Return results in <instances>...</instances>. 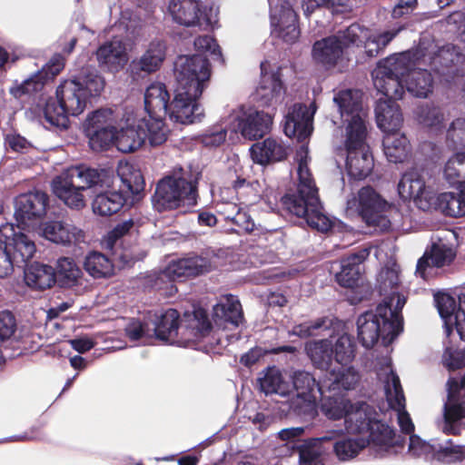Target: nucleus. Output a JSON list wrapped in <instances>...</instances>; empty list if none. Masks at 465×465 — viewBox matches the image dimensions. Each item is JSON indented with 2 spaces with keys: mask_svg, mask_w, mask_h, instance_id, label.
Masks as SVG:
<instances>
[{
  "mask_svg": "<svg viewBox=\"0 0 465 465\" xmlns=\"http://www.w3.org/2000/svg\"><path fill=\"white\" fill-rule=\"evenodd\" d=\"M176 84L173 94L161 82L152 83L143 96L144 110L150 120L145 124L151 146L166 142L163 120L192 124L204 116L199 99L211 76V63L204 54L180 55L173 63Z\"/></svg>",
  "mask_w": 465,
  "mask_h": 465,
  "instance_id": "nucleus-1",
  "label": "nucleus"
},
{
  "mask_svg": "<svg viewBox=\"0 0 465 465\" xmlns=\"http://www.w3.org/2000/svg\"><path fill=\"white\" fill-rule=\"evenodd\" d=\"M52 193L66 206L81 210L85 206L82 192L100 186L93 200V212L100 216H111L123 208H131L144 197L145 180L139 168L124 163L117 169L116 177L105 168H94L86 164L65 168L51 181Z\"/></svg>",
  "mask_w": 465,
  "mask_h": 465,
  "instance_id": "nucleus-2",
  "label": "nucleus"
},
{
  "mask_svg": "<svg viewBox=\"0 0 465 465\" xmlns=\"http://www.w3.org/2000/svg\"><path fill=\"white\" fill-rule=\"evenodd\" d=\"M283 134L301 143L296 150L298 163V183L295 191H288L281 197L284 210L299 218L318 232L333 231L336 224L344 226L341 220L330 218L323 213V204L319 196L308 167L310 160L309 140L313 133V113L302 104H295L284 116Z\"/></svg>",
  "mask_w": 465,
  "mask_h": 465,
  "instance_id": "nucleus-3",
  "label": "nucleus"
},
{
  "mask_svg": "<svg viewBox=\"0 0 465 465\" xmlns=\"http://www.w3.org/2000/svg\"><path fill=\"white\" fill-rule=\"evenodd\" d=\"M105 79L94 67L83 66L70 73L55 90V99L49 97L43 108L44 118L54 132L66 131L70 116L84 113L87 105L102 94Z\"/></svg>",
  "mask_w": 465,
  "mask_h": 465,
  "instance_id": "nucleus-4",
  "label": "nucleus"
},
{
  "mask_svg": "<svg viewBox=\"0 0 465 465\" xmlns=\"http://www.w3.org/2000/svg\"><path fill=\"white\" fill-rule=\"evenodd\" d=\"M180 313L176 309L168 308L155 312L149 322L152 323L153 336L170 345L189 347L207 337L213 330L208 311L197 305L191 312H185L180 325Z\"/></svg>",
  "mask_w": 465,
  "mask_h": 465,
  "instance_id": "nucleus-5",
  "label": "nucleus"
},
{
  "mask_svg": "<svg viewBox=\"0 0 465 465\" xmlns=\"http://www.w3.org/2000/svg\"><path fill=\"white\" fill-rule=\"evenodd\" d=\"M406 70L392 58H383L377 62L371 71V79L376 90L385 99L380 98L374 108L378 128L383 133L400 132L403 115L397 100L404 96V90L398 77Z\"/></svg>",
  "mask_w": 465,
  "mask_h": 465,
  "instance_id": "nucleus-6",
  "label": "nucleus"
},
{
  "mask_svg": "<svg viewBox=\"0 0 465 465\" xmlns=\"http://www.w3.org/2000/svg\"><path fill=\"white\" fill-rule=\"evenodd\" d=\"M344 426L348 433L367 435V441L375 449V457L383 458L392 447H403L405 443V437L380 419L375 408L366 401L353 403Z\"/></svg>",
  "mask_w": 465,
  "mask_h": 465,
  "instance_id": "nucleus-7",
  "label": "nucleus"
},
{
  "mask_svg": "<svg viewBox=\"0 0 465 465\" xmlns=\"http://www.w3.org/2000/svg\"><path fill=\"white\" fill-rule=\"evenodd\" d=\"M212 268V262L208 257L189 253L185 257L172 260L162 270L147 272L143 284L148 292H158L161 295L171 298L178 292L176 280L199 277L210 272Z\"/></svg>",
  "mask_w": 465,
  "mask_h": 465,
  "instance_id": "nucleus-8",
  "label": "nucleus"
},
{
  "mask_svg": "<svg viewBox=\"0 0 465 465\" xmlns=\"http://www.w3.org/2000/svg\"><path fill=\"white\" fill-rule=\"evenodd\" d=\"M390 302L379 303L375 311L368 310L361 313L356 321L357 338L362 347L369 350L379 341L389 347L401 333L399 316L390 309Z\"/></svg>",
  "mask_w": 465,
  "mask_h": 465,
  "instance_id": "nucleus-9",
  "label": "nucleus"
},
{
  "mask_svg": "<svg viewBox=\"0 0 465 465\" xmlns=\"http://www.w3.org/2000/svg\"><path fill=\"white\" fill-rule=\"evenodd\" d=\"M202 173L197 172L189 181L184 177L166 176L161 179L151 197L153 208L158 212L183 208V213L195 212L198 204V183Z\"/></svg>",
  "mask_w": 465,
  "mask_h": 465,
  "instance_id": "nucleus-10",
  "label": "nucleus"
},
{
  "mask_svg": "<svg viewBox=\"0 0 465 465\" xmlns=\"http://www.w3.org/2000/svg\"><path fill=\"white\" fill-rule=\"evenodd\" d=\"M363 30L366 29L353 23L344 30L316 40L312 46V61L326 69L335 67L342 60L347 49L360 46L363 43L360 36V32Z\"/></svg>",
  "mask_w": 465,
  "mask_h": 465,
  "instance_id": "nucleus-11",
  "label": "nucleus"
},
{
  "mask_svg": "<svg viewBox=\"0 0 465 465\" xmlns=\"http://www.w3.org/2000/svg\"><path fill=\"white\" fill-rule=\"evenodd\" d=\"M424 55L420 49L406 50L399 54H392L386 58H392L406 68L398 80L405 92L412 97L426 99L433 93L434 78L432 74L422 68L413 67L415 62Z\"/></svg>",
  "mask_w": 465,
  "mask_h": 465,
  "instance_id": "nucleus-12",
  "label": "nucleus"
},
{
  "mask_svg": "<svg viewBox=\"0 0 465 465\" xmlns=\"http://www.w3.org/2000/svg\"><path fill=\"white\" fill-rule=\"evenodd\" d=\"M118 117L112 108L99 107L87 114L81 128L92 151L104 152L112 147Z\"/></svg>",
  "mask_w": 465,
  "mask_h": 465,
  "instance_id": "nucleus-13",
  "label": "nucleus"
},
{
  "mask_svg": "<svg viewBox=\"0 0 465 465\" xmlns=\"http://www.w3.org/2000/svg\"><path fill=\"white\" fill-rule=\"evenodd\" d=\"M362 92L358 89H344L333 96V102L338 107L341 119L346 124V134L351 141L355 136L368 132V111L362 104Z\"/></svg>",
  "mask_w": 465,
  "mask_h": 465,
  "instance_id": "nucleus-14",
  "label": "nucleus"
},
{
  "mask_svg": "<svg viewBox=\"0 0 465 465\" xmlns=\"http://www.w3.org/2000/svg\"><path fill=\"white\" fill-rule=\"evenodd\" d=\"M168 11L173 21L184 27L213 30L218 23L217 11L200 0H170Z\"/></svg>",
  "mask_w": 465,
  "mask_h": 465,
  "instance_id": "nucleus-15",
  "label": "nucleus"
},
{
  "mask_svg": "<svg viewBox=\"0 0 465 465\" xmlns=\"http://www.w3.org/2000/svg\"><path fill=\"white\" fill-rule=\"evenodd\" d=\"M446 387L441 429L447 435H460L465 429V372L460 378L450 377Z\"/></svg>",
  "mask_w": 465,
  "mask_h": 465,
  "instance_id": "nucleus-16",
  "label": "nucleus"
},
{
  "mask_svg": "<svg viewBox=\"0 0 465 465\" xmlns=\"http://www.w3.org/2000/svg\"><path fill=\"white\" fill-rule=\"evenodd\" d=\"M434 305L442 321L445 336H451L456 331L461 341H465V294L453 295L446 290L433 293Z\"/></svg>",
  "mask_w": 465,
  "mask_h": 465,
  "instance_id": "nucleus-17",
  "label": "nucleus"
},
{
  "mask_svg": "<svg viewBox=\"0 0 465 465\" xmlns=\"http://www.w3.org/2000/svg\"><path fill=\"white\" fill-rule=\"evenodd\" d=\"M391 207V203L387 202L371 186L362 187L359 191L357 211L367 226H371L381 232L389 231L391 223L385 213Z\"/></svg>",
  "mask_w": 465,
  "mask_h": 465,
  "instance_id": "nucleus-18",
  "label": "nucleus"
},
{
  "mask_svg": "<svg viewBox=\"0 0 465 465\" xmlns=\"http://www.w3.org/2000/svg\"><path fill=\"white\" fill-rule=\"evenodd\" d=\"M230 117L235 123L232 131L240 133L245 139L257 141L271 132L274 114L254 108L245 110L241 105L239 112L233 113Z\"/></svg>",
  "mask_w": 465,
  "mask_h": 465,
  "instance_id": "nucleus-19",
  "label": "nucleus"
},
{
  "mask_svg": "<svg viewBox=\"0 0 465 465\" xmlns=\"http://www.w3.org/2000/svg\"><path fill=\"white\" fill-rule=\"evenodd\" d=\"M368 132L355 136L351 141L349 134H346L345 148L346 160L345 169L347 175L354 181H361L368 177L374 166V160L366 143Z\"/></svg>",
  "mask_w": 465,
  "mask_h": 465,
  "instance_id": "nucleus-20",
  "label": "nucleus"
},
{
  "mask_svg": "<svg viewBox=\"0 0 465 465\" xmlns=\"http://www.w3.org/2000/svg\"><path fill=\"white\" fill-rule=\"evenodd\" d=\"M464 62L463 49L454 44H446L438 47L430 57L431 69L449 84L463 74L461 65Z\"/></svg>",
  "mask_w": 465,
  "mask_h": 465,
  "instance_id": "nucleus-21",
  "label": "nucleus"
},
{
  "mask_svg": "<svg viewBox=\"0 0 465 465\" xmlns=\"http://www.w3.org/2000/svg\"><path fill=\"white\" fill-rule=\"evenodd\" d=\"M64 67V57L55 54L50 61L38 70L31 74L22 82L15 80L9 88L12 96L18 99L24 95L38 93L45 84L53 80Z\"/></svg>",
  "mask_w": 465,
  "mask_h": 465,
  "instance_id": "nucleus-22",
  "label": "nucleus"
},
{
  "mask_svg": "<svg viewBox=\"0 0 465 465\" xmlns=\"http://www.w3.org/2000/svg\"><path fill=\"white\" fill-rule=\"evenodd\" d=\"M49 195L38 189L20 193L14 199V217L19 224L42 219L49 207Z\"/></svg>",
  "mask_w": 465,
  "mask_h": 465,
  "instance_id": "nucleus-23",
  "label": "nucleus"
},
{
  "mask_svg": "<svg viewBox=\"0 0 465 465\" xmlns=\"http://www.w3.org/2000/svg\"><path fill=\"white\" fill-rule=\"evenodd\" d=\"M383 383L388 405L390 409L398 413V423L401 431L411 435L413 433L415 427L410 414L406 411V401L400 377L393 369H390Z\"/></svg>",
  "mask_w": 465,
  "mask_h": 465,
  "instance_id": "nucleus-24",
  "label": "nucleus"
},
{
  "mask_svg": "<svg viewBox=\"0 0 465 465\" xmlns=\"http://www.w3.org/2000/svg\"><path fill=\"white\" fill-rule=\"evenodd\" d=\"M285 90L279 69L266 73L263 63H261V78L253 94V99L259 103V105L275 114L276 105L282 102Z\"/></svg>",
  "mask_w": 465,
  "mask_h": 465,
  "instance_id": "nucleus-25",
  "label": "nucleus"
},
{
  "mask_svg": "<svg viewBox=\"0 0 465 465\" xmlns=\"http://www.w3.org/2000/svg\"><path fill=\"white\" fill-rule=\"evenodd\" d=\"M372 246H364L341 262V271L335 274L337 283L344 288H355L362 280L363 262L368 259Z\"/></svg>",
  "mask_w": 465,
  "mask_h": 465,
  "instance_id": "nucleus-26",
  "label": "nucleus"
},
{
  "mask_svg": "<svg viewBox=\"0 0 465 465\" xmlns=\"http://www.w3.org/2000/svg\"><path fill=\"white\" fill-rule=\"evenodd\" d=\"M272 34L286 44H294L300 37L299 16L288 0L282 1L278 16L271 12Z\"/></svg>",
  "mask_w": 465,
  "mask_h": 465,
  "instance_id": "nucleus-27",
  "label": "nucleus"
},
{
  "mask_svg": "<svg viewBox=\"0 0 465 465\" xmlns=\"http://www.w3.org/2000/svg\"><path fill=\"white\" fill-rule=\"evenodd\" d=\"M243 311L238 296L228 293L219 298L213 306L212 321L218 327L229 325L238 328L243 322Z\"/></svg>",
  "mask_w": 465,
  "mask_h": 465,
  "instance_id": "nucleus-28",
  "label": "nucleus"
},
{
  "mask_svg": "<svg viewBox=\"0 0 465 465\" xmlns=\"http://www.w3.org/2000/svg\"><path fill=\"white\" fill-rule=\"evenodd\" d=\"M37 233L53 243L64 246H69L73 242H81L84 238V232L81 229L56 220H49L40 223Z\"/></svg>",
  "mask_w": 465,
  "mask_h": 465,
  "instance_id": "nucleus-29",
  "label": "nucleus"
},
{
  "mask_svg": "<svg viewBox=\"0 0 465 465\" xmlns=\"http://www.w3.org/2000/svg\"><path fill=\"white\" fill-rule=\"evenodd\" d=\"M99 65L111 73H117L127 64L125 45L120 40H113L101 45L96 52Z\"/></svg>",
  "mask_w": 465,
  "mask_h": 465,
  "instance_id": "nucleus-30",
  "label": "nucleus"
},
{
  "mask_svg": "<svg viewBox=\"0 0 465 465\" xmlns=\"http://www.w3.org/2000/svg\"><path fill=\"white\" fill-rule=\"evenodd\" d=\"M326 392L327 389L320 391L319 411L330 420H345L354 402L340 392L331 391L328 395Z\"/></svg>",
  "mask_w": 465,
  "mask_h": 465,
  "instance_id": "nucleus-31",
  "label": "nucleus"
},
{
  "mask_svg": "<svg viewBox=\"0 0 465 465\" xmlns=\"http://www.w3.org/2000/svg\"><path fill=\"white\" fill-rule=\"evenodd\" d=\"M249 152L252 162L262 166L284 161L288 157L287 148L271 137L254 143Z\"/></svg>",
  "mask_w": 465,
  "mask_h": 465,
  "instance_id": "nucleus-32",
  "label": "nucleus"
},
{
  "mask_svg": "<svg viewBox=\"0 0 465 465\" xmlns=\"http://www.w3.org/2000/svg\"><path fill=\"white\" fill-rule=\"evenodd\" d=\"M304 352L315 370L329 371L335 361L331 338L307 341L304 343Z\"/></svg>",
  "mask_w": 465,
  "mask_h": 465,
  "instance_id": "nucleus-33",
  "label": "nucleus"
},
{
  "mask_svg": "<svg viewBox=\"0 0 465 465\" xmlns=\"http://www.w3.org/2000/svg\"><path fill=\"white\" fill-rule=\"evenodd\" d=\"M328 373L329 378L324 380L328 392L337 391L341 393L342 391H352L361 379L359 371L351 364L338 369L332 367Z\"/></svg>",
  "mask_w": 465,
  "mask_h": 465,
  "instance_id": "nucleus-34",
  "label": "nucleus"
},
{
  "mask_svg": "<svg viewBox=\"0 0 465 465\" xmlns=\"http://www.w3.org/2000/svg\"><path fill=\"white\" fill-rule=\"evenodd\" d=\"M54 286L70 289L81 284L82 270L73 258L60 257L54 268Z\"/></svg>",
  "mask_w": 465,
  "mask_h": 465,
  "instance_id": "nucleus-35",
  "label": "nucleus"
},
{
  "mask_svg": "<svg viewBox=\"0 0 465 465\" xmlns=\"http://www.w3.org/2000/svg\"><path fill=\"white\" fill-rule=\"evenodd\" d=\"M54 268L41 262L25 264L24 281L27 286L35 290H46L54 286Z\"/></svg>",
  "mask_w": 465,
  "mask_h": 465,
  "instance_id": "nucleus-36",
  "label": "nucleus"
},
{
  "mask_svg": "<svg viewBox=\"0 0 465 465\" xmlns=\"http://www.w3.org/2000/svg\"><path fill=\"white\" fill-rule=\"evenodd\" d=\"M382 149L389 162L401 163L408 158L411 144L404 134L392 132L383 134Z\"/></svg>",
  "mask_w": 465,
  "mask_h": 465,
  "instance_id": "nucleus-37",
  "label": "nucleus"
},
{
  "mask_svg": "<svg viewBox=\"0 0 465 465\" xmlns=\"http://www.w3.org/2000/svg\"><path fill=\"white\" fill-rule=\"evenodd\" d=\"M295 397L316 398L315 393L326 389L324 380L317 381L314 375L305 370H295L290 376Z\"/></svg>",
  "mask_w": 465,
  "mask_h": 465,
  "instance_id": "nucleus-38",
  "label": "nucleus"
},
{
  "mask_svg": "<svg viewBox=\"0 0 465 465\" xmlns=\"http://www.w3.org/2000/svg\"><path fill=\"white\" fill-rule=\"evenodd\" d=\"M332 440V436H323L321 438H307L303 443L300 445H292L296 448L299 455V465H324L322 450L321 443L325 440Z\"/></svg>",
  "mask_w": 465,
  "mask_h": 465,
  "instance_id": "nucleus-39",
  "label": "nucleus"
},
{
  "mask_svg": "<svg viewBox=\"0 0 465 465\" xmlns=\"http://www.w3.org/2000/svg\"><path fill=\"white\" fill-rule=\"evenodd\" d=\"M84 269L94 279H106L114 275L113 262L100 252H89L84 257Z\"/></svg>",
  "mask_w": 465,
  "mask_h": 465,
  "instance_id": "nucleus-40",
  "label": "nucleus"
},
{
  "mask_svg": "<svg viewBox=\"0 0 465 465\" xmlns=\"http://www.w3.org/2000/svg\"><path fill=\"white\" fill-rule=\"evenodd\" d=\"M356 349L357 345L354 338L348 333L331 339L333 358L341 366H347L353 361L356 356Z\"/></svg>",
  "mask_w": 465,
  "mask_h": 465,
  "instance_id": "nucleus-41",
  "label": "nucleus"
},
{
  "mask_svg": "<svg viewBox=\"0 0 465 465\" xmlns=\"http://www.w3.org/2000/svg\"><path fill=\"white\" fill-rule=\"evenodd\" d=\"M5 248L15 263L20 262L25 263L33 258L36 251L35 242L23 232H18L15 239H11V243H5Z\"/></svg>",
  "mask_w": 465,
  "mask_h": 465,
  "instance_id": "nucleus-42",
  "label": "nucleus"
},
{
  "mask_svg": "<svg viewBox=\"0 0 465 465\" xmlns=\"http://www.w3.org/2000/svg\"><path fill=\"white\" fill-rule=\"evenodd\" d=\"M447 198H450V195H447V192L437 193L430 186L425 183L424 189L420 190V194H419L415 203L422 211L434 209L440 211L447 216Z\"/></svg>",
  "mask_w": 465,
  "mask_h": 465,
  "instance_id": "nucleus-43",
  "label": "nucleus"
},
{
  "mask_svg": "<svg viewBox=\"0 0 465 465\" xmlns=\"http://www.w3.org/2000/svg\"><path fill=\"white\" fill-rule=\"evenodd\" d=\"M361 33L365 32L366 41L364 43L365 53L368 57H376L384 48L396 37L401 30V27L393 30H386L378 34H368L369 30L365 27Z\"/></svg>",
  "mask_w": 465,
  "mask_h": 465,
  "instance_id": "nucleus-44",
  "label": "nucleus"
},
{
  "mask_svg": "<svg viewBox=\"0 0 465 465\" xmlns=\"http://www.w3.org/2000/svg\"><path fill=\"white\" fill-rule=\"evenodd\" d=\"M256 380L259 390L266 396L272 394H278L286 396V393L282 391L283 383V377L282 372L276 366H268L265 368Z\"/></svg>",
  "mask_w": 465,
  "mask_h": 465,
  "instance_id": "nucleus-45",
  "label": "nucleus"
},
{
  "mask_svg": "<svg viewBox=\"0 0 465 465\" xmlns=\"http://www.w3.org/2000/svg\"><path fill=\"white\" fill-rule=\"evenodd\" d=\"M442 175L450 187L465 182V151L457 152L445 163Z\"/></svg>",
  "mask_w": 465,
  "mask_h": 465,
  "instance_id": "nucleus-46",
  "label": "nucleus"
},
{
  "mask_svg": "<svg viewBox=\"0 0 465 465\" xmlns=\"http://www.w3.org/2000/svg\"><path fill=\"white\" fill-rule=\"evenodd\" d=\"M289 412L303 421H311L319 415L317 398L293 397L289 401Z\"/></svg>",
  "mask_w": 465,
  "mask_h": 465,
  "instance_id": "nucleus-47",
  "label": "nucleus"
},
{
  "mask_svg": "<svg viewBox=\"0 0 465 465\" xmlns=\"http://www.w3.org/2000/svg\"><path fill=\"white\" fill-rule=\"evenodd\" d=\"M331 326V321L325 316L314 320H308L301 323L294 324L292 328L288 331V336H297L300 339H308L318 336L320 334V331L330 330Z\"/></svg>",
  "mask_w": 465,
  "mask_h": 465,
  "instance_id": "nucleus-48",
  "label": "nucleus"
},
{
  "mask_svg": "<svg viewBox=\"0 0 465 465\" xmlns=\"http://www.w3.org/2000/svg\"><path fill=\"white\" fill-rule=\"evenodd\" d=\"M161 66L162 64L145 51L139 59H133L130 62L127 72L134 80H136L158 71Z\"/></svg>",
  "mask_w": 465,
  "mask_h": 465,
  "instance_id": "nucleus-49",
  "label": "nucleus"
},
{
  "mask_svg": "<svg viewBox=\"0 0 465 465\" xmlns=\"http://www.w3.org/2000/svg\"><path fill=\"white\" fill-rule=\"evenodd\" d=\"M416 118L420 124L435 129L443 127L444 114L439 106L425 104L418 107Z\"/></svg>",
  "mask_w": 465,
  "mask_h": 465,
  "instance_id": "nucleus-50",
  "label": "nucleus"
},
{
  "mask_svg": "<svg viewBox=\"0 0 465 465\" xmlns=\"http://www.w3.org/2000/svg\"><path fill=\"white\" fill-rule=\"evenodd\" d=\"M365 447L364 439L346 438L333 442L332 449L339 460L347 461L355 458Z\"/></svg>",
  "mask_w": 465,
  "mask_h": 465,
  "instance_id": "nucleus-51",
  "label": "nucleus"
},
{
  "mask_svg": "<svg viewBox=\"0 0 465 465\" xmlns=\"http://www.w3.org/2000/svg\"><path fill=\"white\" fill-rule=\"evenodd\" d=\"M143 143L138 133L134 128L121 129V132L114 134V143L118 151L128 153L136 151Z\"/></svg>",
  "mask_w": 465,
  "mask_h": 465,
  "instance_id": "nucleus-52",
  "label": "nucleus"
},
{
  "mask_svg": "<svg viewBox=\"0 0 465 465\" xmlns=\"http://www.w3.org/2000/svg\"><path fill=\"white\" fill-rule=\"evenodd\" d=\"M450 338V336L449 338L446 336V341H443L444 351L442 354V362L448 371H453L465 367V348L454 350Z\"/></svg>",
  "mask_w": 465,
  "mask_h": 465,
  "instance_id": "nucleus-53",
  "label": "nucleus"
},
{
  "mask_svg": "<svg viewBox=\"0 0 465 465\" xmlns=\"http://www.w3.org/2000/svg\"><path fill=\"white\" fill-rule=\"evenodd\" d=\"M454 188L457 192H447V195L450 196V198H447V216L462 217L465 216V182L460 183Z\"/></svg>",
  "mask_w": 465,
  "mask_h": 465,
  "instance_id": "nucleus-54",
  "label": "nucleus"
},
{
  "mask_svg": "<svg viewBox=\"0 0 465 465\" xmlns=\"http://www.w3.org/2000/svg\"><path fill=\"white\" fill-rule=\"evenodd\" d=\"M447 144L453 150L465 148V119H454L446 134Z\"/></svg>",
  "mask_w": 465,
  "mask_h": 465,
  "instance_id": "nucleus-55",
  "label": "nucleus"
},
{
  "mask_svg": "<svg viewBox=\"0 0 465 465\" xmlns=\"http://www.w3.org/2000/svg\"><path fill=\"white\" fill-rule=\"evenodd\" d=\"M126 337L131 341H137L143 338H152V328L149 321L139 318H131L124 328Z\"/></svg>",
  "mask_w": 465,
  "mask_h": 465,
  "instance_id": "nucleus-56",
  "label": "nucleus"
},
{
  "mask_svg": "<svg viewBox=\"0 0 465 465\" xmlns=\"http://www.w3.org/2000/svg\"><path fill=\"white\" fill-rule=\"evenodd\" d=\"M429 254L431 257V265L435 268L450 265L456 258V252L444 243H433Z\"/></svg>",
  "mask_w": 465,
  "mask_h": 465,
  "instance_id": "nucleus-57",
  "label": "nucleus"
},
{
  "mask_svg": "<svg viewBox=\"0 0 465 465\" xmlns=\"http://www.w3.org/2000/svg\"><path fill=\"white\" fill-rule=\"evenodd\" d=\"M436 446L434 440H426L415 433H411L409 437L408 451L415 458L431 454L435 460Z\"/></svg>",
  "mask_w": 465,
  "mask_h": 465,
  "instance_id": "nucleus-58",
  "label": "nucleus"
},
{
  "mask_svg": "<svg viewBox=\"0 0 465 465\" xmlns=\"http://www.w3.org/2000/svg\"><path fill=\"white\" fill-rule=\"evenodd\" d=\"M465 459V445H437L435 460L440 462H460Z\"/></svg>",
  "mask_w": 465,
  "mask_h": 465,
  "instance_id": "nucleus-59",
  "label": "nucleus"
},
{
  "mask_svg": "<svg viewBox=\"0 0 465 465\" xmlns=\"http://www.w3.org/2000/svg\"><path fill=\"white\" fill-rule=\"evenodd\" d=\"M305 430V427H291L282 429L278 432V437L282 440H285V445L292 451L295 452L296 448H292V445H300L303 443L306 439H302V436Z\"/></svg>",
  "mask_w": 465,
  "mask_h": 465,
  "instance_id": "nucleus-60",
  "label": "nucleus"
},
{
  "mask_svg": "<svg viewBox=\"0 0 465 465\" xmlns=\"http://www.w3.org/2000/svg\"><path fill=\"white\" fill-rule=\"evenodd\" d=\"M377 282L380 283L381 290L387 291L389 288L393 289L398 287L400 280L397 264L392 263L391 267L386 266L382 269L378 274Z\"/></svg>",
  "mask_w": 465,
  "mask_h": 465,
  "instance_id": "nucleus-61",
  "label": "nucleus"
},
{
  "mask_svg": "<svg viewBox=\"0 0 465 465\" xmlns=\"http://www.w3.org/2000/svg\"><path fill=\"white\" fill-rule=\"evenodd\" d=\"M193 45L197 50L209 52L211 54L217 56L222 62L224 61L222 49L213 36H198L194 39Z\"/></svg>",
  "mask_w": 465,
  "mask_h": 465,
  "instance_id": "nucleus-62",
  "label": "nucleus"
},
{
  "mask_svg": "<svg viewBox=\"0 0 465 465\" xmlns=\"http://www.w3.org/2000/svg\"><path fill=\"white\" fill-rule=\"evenodd\" d=\"M16 330V320L11 311L0 312V341L10 339Z\"/></svg>",
  "mask_w": 465,
  "mask_h": 465,
  "instance_id": "nucleus-63",
  "label": "nucleus"
},
{
  "mask_svg": "<svg viewBox=\"0 0 465 465\" xmlns=\"http://www.w3.org/2000/svg\"><path fill=\"white\" fill-rule=\"evenodd\" d=\"M5 144L13 152L20 153H24L30 148H33L32 143L16 132L6 134L5 135Z\"/></svg>",
  "mask_w": 465,
  "mask_h": 465,
  "instance_id": "nucleus-64",
  "label": "nucleus"
}]
</instances>
